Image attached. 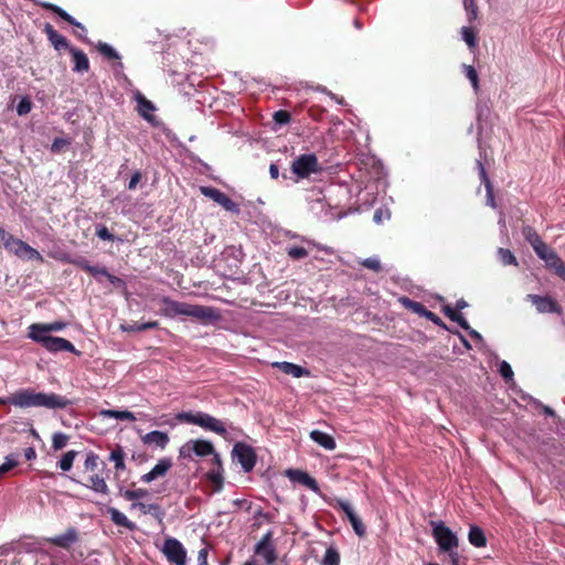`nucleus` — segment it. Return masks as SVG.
<instances>
[{
    "label": "nucleus",
    "mask_w": 565,
    "mask_h": 565,
    "mask_svg": "<svg viewBox=\"0 0 565 565\" xmlns=\"http://www.w3.org/2000/svg\"><path fill=\"white\" fill-rule=\"evenodd\" d=\"M11 404L17 407H46V408H65L70 402L54 393H35L30 390H22L15 392L11 396Z\"/></svg>",
    "instance_id": "1"
},
{
    "label": "nucleus",
    "mask_w": 565,
    "mask_h": 565,
    "mask_svg": "<svg viewBox=\"0 0 565 565\" xmlns=\"http://www.w3.org/2000/svg\"><path fill=\"white\" fill-rule=\"evenodd\" d=\"M162 302V311L167 317L188 316L199 320H215L220 317L218 312L211 307L178 302L169 298H163Z\"/></svg>",
    "instance_id": "2"
},
{
    "label": "nucleus",
    "mask_w": 565,
    "mask_h": 565,
    "mask_svg": "<svg viewBox=\"0 0 565 565\" xmlns=\"http://www.w3.org/2000/svg\"><path fill=\"white\" fill-rule=\"evenodd\" d=\"M0 241L3 247L11 254L15 255L23 260H38L43 262L42 255L25 242L15 238L8 233L3 227H0Z\"/></svg>",
    "instance_id": "3"
},
{
    "label": "nucleus",
    "mask_w": 565,
    "mask_h": 565,
    "mask_svg": "<svg viewBox=\"0 0 565 565\" xmlns=\"http://www.w3.org/2000/svg\"><path fill=\"white\" fill-rule=\"evenodd\" d=\"M0 241L3 247L11 254L15 255L23 260H38L43 262L42 255L25 242L15 238L8 233L3 227H0Z\"/></svg>",
    "instance_id": "4"
},
{
    "label": "nucleus",
    "mask_w": 565,
    "mask_h": 565,
    "mask_svg": "<svg viewBox=\"0 0 565 565\" xmlns=\"http://www.w3.org/2000/svg\"><path fill=\"white\" fill-rule=\"evenodd\" d=\"M179 419L198 425L206 430L214 431L223 437L226 436V428L222 420L205 413H182Z\"/></svg>",
    "instance_id": "5"
},
{
    "label": "nucleus",
    "mask_w": 565,
    "mask_h": 565,
    "mask_svg": "<svg viewBox=\"0 0 565 565\" xmlns=\"http://www.w3.org/2000/svg\"><path fill=\"white\" fill-rule=\"evenodd\" d=\"M433 535L440 550L451 552L458 546L457 535L444 523L431 522Z\"/></svg>",
    "instance_id": "6"
},
{
    "label": "nucleus",
    "mask_w": 565,
    "mask_h": 565,
    "mask_svg": "<svg viewBox=\"0 0 565 565\" xmlns=\"http://www.w3.org/2000/svg\"><path fill=\"white\" fill-rule=\"evenodd\" d=\"M291 171L299 179L308 178L312 173L320 171L318 158L313 153L299 156L291 164Z\"/></svg>",
    "instance_id": "7"
},
{
    "label": "nucleus",
    "mask_w": 565,
    "mask_h": 565,
    "mask_svg": "<svg viewBox=\"0 0 565 565\" xmlns=\"http://www.w3.org/2000/svg\"><path fill=\"white\" fill-rule=\"evenodd\" d=\"M33 341L41 343L50 352L67 351L74 354H79V351L66 339L52 335H28Z\"/></svg>",
    "instance_id": "8"
},
{
    "label": "nucleus",
    "mask_w": 565,
    "mask_h": 565,
    "mask_svg": "<svg viewBox=\"0 0 565 565\" xmlns=\"http://www.w3.org/2000/svg\"><path fill=\"white\" fill-rule=\"evenodd\" d=\"M232 455L233 459L237 460L245 472L253 470L256 462V456L252 447L244 443H237L233 447Z\"/></svg>",
    "instance_id": "9"
},
{
    "label": "nucleus",
    "mask_w": 565,
    "mask_h": 565,
    "mask_svg": "<svg viewBox=\"0 0 565 565\" xmlns=\"http://www.w3.org/2000/svg\"><path fill=\"white\" fill-rule=\"evenodd\" d=\"M534 250L537 256L545 262L546 266L553 268L561 277L565 278V266L553 249L543 243Z\"/></svg>",
    "instance_id": "10"
},
{
    "label": "nucleus",
    "mask_w": 565,
    "mask_h": 565,
    "mask_svg": "<svg viewBox=\"0 0 565 565\" xmlns=\"http://www.w3.org/2000/svg\"><path fill=\"white\" fill-rule=\"evenodd\" d=\"M163 553L169 562L175 565H184L186 562V552L182 544L175 539H168L163 544Z\"/></svg>",
    "instance_id": "11"
},
{
    "label": "nucleus",
    "mask_w": 565,
    "mask_h": 565,
    "mask_svg": "<svg viewBox=\"0 0 565 565\" xmlns=\"http://www.w3.org/2000/svg\"><path fill=\"white\" fill-rule=\"evenodd\" d=\"M255 554L258 561H263L268 565L275 563L277 559L275 547L271 543V533L267 532L263 539L257 543Z\"/></svg>",
    "instance_id": "12"
},
{
    "label": "nucleus",
    "mask_w": 565,
    "mask_h": 565,
    "mask_svg": "<svg viewBox=\"0 0 565 565\" xmlns=\"http://www.w3.org/2000/svg\"><path fill=\"white\" fill-rule=\"evenodd\" d=\"M201 193L206 198L213 200L226 211L238 213L239 209L225 193L215 188L201 186Z\"/></svg>",
    "instance_id": "13"
},
{
    "label": "nucleus",
    "mask_w": 565,
    "mask_h": 565,
    "mask_svg": "<svg viewBox=\"0 0 565 565\" xmlns=\"http://www.w3.org/2000/svg\"><path fill=\"white\" fill-rule=\"evenodd\" d=\"M337 504L345 513V515H347L349 522L351 523L355 534L358 536H360V537H363L365 535V532H366L365 531V526H364L363 522L361 521V519L355 513V511L352 508V505L348 501H344V500H338Z\"/></svg>",
    "instance_id": "14"
},
{
    "label": "nucleus",
    "mask_w": 565,
    "mask_h": 565,
    "mask_svg": "<svg viewBox=\"0 0 565 565\" xmlns=\"http://www.w3.org/2000/svg\"><path fill=\"white\" fill-rule=\"evenodd\" d=\"M286 476L290 481L300 483L316 493L319 492V486L317 481L306 471L299 469H289L286 471Z\"/></svg>",
    "instance_id": "15"
},
{
    "label": "nucleus",
    "mask_w": 565,
    "mask_h": 565,
    "mask_svg": "<svg viewBox=\"0 0 565 565\" xmlns=\"http://www.w3.org/2000/svg\"><path fill=\"white\" fill-rule=\"evenodd\" d=\"M171 467V459L162 458L154 465V467L149 472L141 476V481H143L145 483H150L159 478H162L168 473Z\"/></svg>",
    "instance_id": "16"
},
{
    "label": "nucleus",
    "mask_w": 565,
    "mask_h": 565,
    "mask_svg": "<svg viewBox=\"0 0 565 565\" xmlns=\"http://www.w3.org/2000/svg\"><path fill=\"white\" fill-rule=\"evenodd\" d=\"M527 299L535 306L536 310L540 313L547 312H561V308L556 301H554L551 297H542L537 295H527Z\"/></svg>",
    "instance_id": "17"
},
{
    "label": "nucleus",
    "mask_w": 565,
    "mask_h": 565,
    "mask_svg": "<svg viewBox=\"0 0 565 565\" xmlns=\"http://www.w3.org/2000/svg\"><path fill=\"white\" fill-rule=\"evenodd\" d=\"M67 323L64 321H54L51 323H33L29 327L28 335H50L51 332H58L64 330Z\"/></svg>",
    "instance_id": "18"
},
{
    "label": "nucleus",
    "mask_w": 565,
    "mask_h": 565,
    "mask_svg": "<svg viewBox=\"0 0 565 565\" xmlns=\"http://www.w3.org/2000/svg\"><path fill=\"white\" fill-rule=\"evenodd\" d=\"M78 540L77 531L74 527L67 529L64 533L45 539L50 544L56 545L62 548H68L75 544Z\"/></svg>",
    "instance_id": "19"
},
{
    "label": "nucleus",
    "mask_w": 565,
    "mask_h": 565,
    "mask_svg": "<svg viewBox=\"0 0 565 565\" xmlns=\"http://www.w3.org/2000/svg\"><path fill=\"white\" fill-rule=\"evenodd\" d=\"M273 366L296 379L310 375L309 370L290 362H274Z\"/></svg>",
    "instance_id": "20"
},
{
    "label": "nucleus",
    "mask_w": 565,
    "mask_h": 565,
    "mask_svg": "<svg viewBox=\"0 0 565 565\" xmlns=\"http://www.w3.org/2000/svg\"><path fill=\"white\" fill-rule=\"evenodd\" d=\"M143 444L163 449L169 443V436L164 431L153 430L141 437Z\"/></svg>",
    "instance_id": "21"
},
{
    "label": "nucleus",
    "mask_w": 565,
    "mask_h": 565,
    "mask_svg": "<svg viewBox=\"0 0 565 565\" xmlns=\"http://www.w3.org/2000/svg\"><path fill=\"white\" fill-rule=\"evenodd\" d=\"M70 53L72 54L74 67L73 71L77 73H85L89 70V62L87 55L75 47L70 49Z\"/></svg>",
    "instance_id": "22"
},
{
    "label": "nucleus",
    "mask_w": 565,
    "mask_h": 565,
    "mask_svg": "<svg viewBox=\"0 0 565 565\" xmlns=\"http://www.w3.org/2000/svg\"><path fill=\"white\" fill-rule=\"evenodd\" d=\"M310 438L326 450H334L337 447L334 438L321 430L310 431Z\"/></svg>",
    "instance_id": "23"
},
{
    "label": "nucleus",
    "mask_w": 565,
    "mask_h": 565,
    "mask_svg": "<svg viewBox=\"0 0 565 565\" xmlns=\"http://www.w3.org/2000/svg\"><path fill=\"white\" fill-rule=\"evenodd\" d=\"M189 447L196 456L204 457L214 454V446L207 440L196 439L190 441Z\"/></svg>",
    "instance_id": "24"
},
{
    "label": "nucleus",
    "mask_w": 565,
    "mask_h": 565,
    "mask_svg": "<svg viewBox=\"0 0 565 565\" xmlns=\"http://www.w3.org/2000/svg\"><path fill=\"white\" fill-rule=\"evenodd\" d=\"M44 32L55 50L60 51L68 47L66 39L57 31H55L51 24H46L44 26Z\"/></svg>",
    "instance_id": "25"
},
{
    "label": "nucleus",
    "mask_w": 565,
    "mask_h": 565,
    "mask_svg": "<svg viewBox=\"0 0 565 565\" xmlns=\"http://www.w3.org/2000/svg\"><path fill=\"white\" fill-rule=\"evenodd\" d=\"M136 102L138 104V113L147 120H151V114L154 111L153 104L146 99V97L141 93H136L135 95Z\"/></svg>",
    "instance_id": "26"
},
{
    "label": "nucleus",
    "mask_w": 565,
    "mask_h": 565,
    "mask_svg": "<svg viewBox=\"0 0 565 565\" xmlns=\"http://www.w3.org/2000/svg\"><path fill=\"white\" fill-rule=\"evenodd\" d=\"M87 487L100 494H108L109 492V488L106 483L104 476L98 473L89 476Z\"/></svg>",
    "instance_id": "27"
},
{
    "label": "nucleus",
    "mask_w": 565,
    "mask_h": 565,
    "mask_svg": "<svg viewBox=\"0 0 565 565\" xmlns=\"http://www.w3.org/2000/svg\"><path fill=\"white\" fill-rule=\"evenodd\" d=\"M42 8L44 9H49L53 12H55L56 14H58L63 20L67 21L68 23L79 28L81 30L85 31V28L82 23L77 22L73 17H71L65 10H63L62 8L53 4V3H50V2H41L40 3Z\"/></svg>",
    "instance_id": "28"
},
{
    "label": "nucleus",
    "mask_w": 565,
    "mask_h": 565,
    "mask_svg": "<svg viewBox=\"0 0 565 565\" xmlns=\"http://www.w3.org/2000/svg\"><path fill=\"white\" fill-rule=\"evenodd\" d=\"M468 540L476 547H482L487 543V537L483 530L477 525L470 526Z\"/></svg>",
    "instance_id": "29"
},
{
    "label": "nucleus",
    "mask_w": 565,
    "mask_h": 565,
    "mask_svg": "<svg viewBox=\"0 0 565 565\" xmlns=\"http://www.w3.org/2000/svg\"><path fill=\"white\" fill-rule=\"evenodd\" d=\"M99 415L104 418L111 417V418H116L119 420H129V422L136 420L135 414L129 411L102 409L99 412Z\"/></svg>",
    "instance_id": "30"
},
{
    "label": "nucleus",
    "mask_w": 565,
    "mask_h": 565,
    "mask_svg": "<svg viewBox=\"0 0 565 565\" xmlns=\"http://www.w3.org/2000/svg\"><path fill=\"white\" fill-rule=\"evenodd\" d=\"M108 513L110 515L111 521L116 525L124 526L129 530H132L135 527V524L131 521H129L128 518L119 510L115 508H109Z\"/></svg>",
    "instance_id": "31"
},
{
    "label": "nucleus",
    "mask_w": 565,
    "mask_h": 565,
    "mask_svg": "<svg viewBox=\"0 0 565 565\" xmlns=\"http://www.w3.org/2000/svg\"><path fill=\"white\" fill-rule=\"evenodd\" d=\"M71 263L78 266L79 268H82L83 270L89 273L90 275H93L95 277L107 275V270L105 268L92 266L85 259H75V260H71Z\"/></svg>",
    "instance_id": "32"
},
{
    "label": "nucleus",
    "mask_w": 565,
    "mask_h": 565,
    "mask_svg": "<svg viewBox=\"0 0 565 565\" xmlns=\"http://www.w3.org/2000/svg\"><path fill=\"white\" fill-rule=\"evenodd\" d=\"M109 460L114 462L116 471H124L126 469L125 452L121 447L117 446L111 450Z\"/></svg>",
    "instance_id": "33"
},
{
    "label": "nucleus",
    "mask_w": 565,
    "mask_h": 565,
    "mask_svg": "<svg viewBox=\"0 0 565 565\" xmlns=\"http://www.w3.org/2000/svg\"><path fill=\"white\" fill-rule=\"evenodd\" d=\"M444 311H445V315L449 319H451L452 321H456L461 328H463L466 330L470 329L467 320L462 317L461 313H458L455 309L449 308V307H445Z\"/></svg>",
    "instance_id": "34"
},
{
    "label": "nucleus",
    "mask_w": 565,
    "mask_h": 565,
    "mask_svg": "<svg viewBox=\"0 0 565 565\" xmlns=\"http://www.w3.org/2000/svg\"><path fill=\"white\" fill-rule=\"evenodd\" d=\"M76 456H77V452L75 450H70V451L65 452L62 456L61 460L58 461V467L63 471L71 470Z\"/></svg>",
    "instance_id": "35"
},
{
    "label": "nucleus",
    "mask_w": 565,
    "mask_h": 565,
    "mask_svg": "<svg viewBox=\"0 0 565 565\" xmlns=\"http://www.w3.org/2000/svg\"><path fill=\"white\" fill-rule=\"evenodd\" d=\"M207 478L215 486L216 490H220L223 484V468H212L207 473Z\"/></svg>",
    "instance_id": "36"
},
{
    "label": "nucleus",
    "mask_w": 565,
    "mask_h": 565,
    "mask_svg": "<svg viewBox=\"0 0 565 565\" xmlns=\"http://www.w3.org/2000/svg\"><path fill=\"white\" fill-rule=\"evenodd\" d=\"M99 463V457L95 452L90 451L86 455L85 461H84V470L86 472H94Z\"/></svg>",
    "instance_id": "37"
},
{
    "label": "nucleus",
    "mask_w": 565,
    "mask_h": 565,
    "mask_svg": "<svg viewBox=\"0 0 565 565\" xmlns=\"http://www.w3.org/2000/svg\"><path fill=\"white\" fill-rule=\"evenodd\" d=\"M523 234L529 243L532 245L533 249L541 246L544 242L537 235V233L532 227H525L523 230Z\"/></svg>",
    "instance_id": "38"
},
{
    "label": "nucleus",
    "mask_w": 565,
    "mask_h": 565,
    "mask_svg": "<svg viewBox=\"0 0 565 565\" xmlns=\"http://www.w3.org/2000/svg\"><path fill=\"white\" fill-rule=\"evenodd\" d=\"M158 327L157 321H150L142 324H134V326H121V330L126 332H136V331H143L147 329H153Z\"/></svg>",
    "instance_id": "39"
},
{
    "label": "nucleus",
    "mask_w": 565,
    "mask_h": 565,
    "mask_svg": "<svg viewBox=\"0 0 565 565\" xmlns=\"http://www.w3.org/2000/svg\"><path fill=\"white\" fill-rule=\"evenodd\" d=\"M461 36L462 40L467 43L469 47H475L477 44L476 33L471 28L462 26L461 28Z\"/></svg>",
    "instance_id": "40"
},
{
    "label": "nucleus",
    "mask_w": 565,
    "mask_h": 565,
    "mask_svg": "<svg viewBox=\"0 0 565 565\" xmlns=\"http://www.w3.org/2000/svg\"><path fill=\"white\" fill-rule=\"evenodd\" d=\"M122 495H124V498L126 500L135 501V500H138V499H141V498L148 497L149 492L146 489L139 488V489H136V490H126L122 493Z\"/></svg>",
    "instance_id": "41"
},
{
    "label": "nucleus",
    "mask_w": 565,
    "mask_h": 565,
    "mask_svg": "<svg viewBox=\"0 0 565 565\" xmlns=\"http://www.w3.org/2000/svg\"><path fill=\"white\" fill-rule=\"evenodd\" d=\"M498 254L503 265H518L516 258L511 250L499 248Z\"/></svg>",
    "instance_id": "42"
},
{
    "label": "nucleus",
    "mask_w": 565,
    "mask_h": 565,
    "mask_svg": "<svg viewBox=\"0 0 565 565\" xmlns=\"http://www.w3.org/2000/svg\"><path fill=\"white\" fill-rule=\"evenodd\" d=\"M68 436L63 433H55L52 437V447L55 450H60L66 446Z\"/></svg>",
    "instance_id": "43"
},
{
    "label": "nucleus",
    "mask_w": 565,
    "mask_h": 565,
    "mask_svg": "<svg viewBox=\"0 0 565 565\" xmlns=\"http://www.w3.org/2000/svg\"><path fill=\"white\" fill-rule=\"evenodd\" d=\"M339 561L338 552L332 547L327 548L322 565H338Z\"/></svg>",
    "instance_id": "44"
},
{
    "label": "nucleus",
    "mask_w": 565,
    "mask_h": 565,
    "mask_svg": "<svg viewBox=\"0 0 565 565\" xmlns=\"http://www.w3.org/2000/svg\"><path fill=\"white\" fill-rule=\"evenodd\" d=\"M18 465L17 456L9 455L6 457L4 462L0 465V477L10 471Z\"/></svg>",
    "instance_id": "45"
},
{
    "label": "nucleus",
    "mask_w": 565,
    "mask_h": 565,
    "mask_svg": "<svg viewBox=\"0 0 565 565\" xmlns=\"http://www.w3.org/2000/svg\"><path fill=\"white\" fill-rule=\"evenodd\" d=\"M32 109V103L29 97H22L17 105V113L19 116L28 115Z\"/></svg>",
    "instance_id": "46"
},
{
    "label": "nucleus",
    "mask_w": 565,
    "mask_h": 565,
    "mask_svg": "<svg viewBox=\"0 0 565 565\" xmlns=\"http://www.w3.org/2000/svg\"><path fill=\"white\" fill-rule=\"evenodd\" d=\"M98 51L107 56L108 58H114V60H117L119 58V54L115 51L114 47H111L109 44L107 43H99L98 44Z\"/></svg>",
    "instance_id": "47"
},
{
    "label": "nucleus",
    "mask_w": 565,
    "mask_h": 565,
    "mask_svg": "<svg viewBox=\"0 0 565 565\" xmlns=\"http://www.w3.org/2000/svg\"><path fill=\"white\" fill-rule=\"evenodd\" d=\"M465 73H466V76L468 77V79L471 82L473 88L478 89V87H479V77H478V73L475 70V67L471 66V65H466L465 66Z\"/></svg>",
    "instance_id": "48"
},
{
    "label": "nucleus",
    "mask_w": 565,
    "mask_h": 565,
    "mask_svg": "<svg viewBox=\"0 0 565 565\" xmlns=\"http://www.w3.org/2000/svg\"><path fill=\"white\" fill-rule=\"evenodd\" d=\"M361 264L364 267L372 269L374 271H379L381 269V263L377 257L366 258V259L362 260Z\"/></svg>",
    "instance_id": "49"
},
{
    "label": "nucleus",
    "mask_w": 565,
    "mask_h": 565,
    "mask_svg": "<svg viewBox=\"0 0 565 565\" xmlns=\"http://www.w3.org/2000/svg\"><path fill=\"white\" fill-rule=\"evenodd\" d=\"M499 371L505 380L510 381L513 377V371L510 366V364L505 361H502L499 365Z\"/></svg>",
    "instance_id": "50"
},
{
    "label": "nucleus",
    "mask_w": 565,
    "mask_h": 565,
    "mask_svg": "<svg viewBox=\"0 0 565 565\" xmlns=\"http://www.w3.org/2000/svg\"><path fill=\"white\" fill-rule=\"evenodd\" d=\"M288 255L294 259H300L308 255V252L303 247H291L288 250Z\"/></svg>",
    "instance_id": "51"
},
{
    "label": "nucleus",
    "mask_w": 565,
    "mask_h": 565,
    "mask_svg": "<svg viewBox=\"0 0 565 565\" xmlns=\"http://www.w3.org/2000/svg\"><path fill=\"white\" fill-rule=\"evenodd\" d=\"M96 235L103 241H113L114 236L106 226H99L96 231Z\"/></svg>",
    "instance_id": "52"
},
{
    "label": "nucleus",
    "mask_w": 565,
    "mask_h": 565,
    "mask_svg": "<svg viewBox=\"0 0 565 565\" xmlns=\"http://www.w3.org/2000/svg\"><path fill=\"white\" fill-rule=\"evenodd\" d=\"M481 175L482 178L487 181V189H488V203L489 205H491L492 207H495V203H494V198L491 193V184L489 183V181L487 180V175H486V170L484 168L481 166Z\"/></svg>",
    "instance_id": "53"
},
{
    "label": "nucleus",
    "mask_w": 565,
    "mask_h": 565,
    "mask_svg": "<svg viewBox=\"0 0 565 565\" xmlns=\"http://www.w3.org/2000/svg\"><path fill=\"white\" fill-rule=\"evenodd\" d=\"M274 119L278 124H287L290 120V116L285 110H279L274 114Z\"/></svg>",
    "instance_id": "54"
},
{
    "label": "nucleus",
    "mask_w": 565,
    "mask_h": 565,
    "mask_svg": "<svg viewBox=\"0 0 565 565\" xmlns=\"http://www.w3.org/2000/svg\"><path fill=\"white\" fill-rule=\"evenodd\" d=\"M207 553H209V548L206 546H204L198 551V555H196L198 565H206L207 564Z\"/></svg>",
    "instance_id": "55"
},
{
    "label": "nucleus",
    "mask_w": 565,
    "mask_h": 565,
    "mask_svg": "<svg viewBox=\"0 0 565 565\" xmlns=\"http://www.w3.org/2000/svg\"><path fill=\"white\" fill-rule=\"evenodd\" d=\"M131 508L132 509H138L142 513H148L151 510H157L158 507L154 505V504H145V503H141V502H137V503H132Z\"/></svg>",
    "instance_id": "56"
},
{
    "label": "nucleus",
    "mask_w": 565,
    "mask_h": 565,
    "mask_svg": "<svg viewBox=\"0 0 565 565\" xmlns=\"http://www.w3.org/2000/svg\"><path fill=\"white\" fill-rule=\"evenodd\" d=\"M140 179H141V173L139 171L135 172L129 181L128 188L130 190H134L137 186V184L139 183Z\"/></svg>",
    "instance_id": "57"
},
{
    "label": "nucleus",
    "mask_w": 565,
    "mask_h": 565,
    "mask_svg": "<svg viewBox=\"0 0 565 565\" xmlns=\"http://www.w3.org/2000/svg\"><path fill=\"white\" fill-rule=\"evenodd\" d=\"M408 306L411 309H413V311H415L417 313L424 315V312H425L423 305H420L419 302L408 301Z\"/></svg>",
    "instance_id": "58"
},
{
    "label": "nucleus",
    "mask_w": 565,
    "mask_h": 565,
    "mask_svg": "<svg viewBox=\"0 0 565 565\" xmlns=\"http://www.w3.org/2000/svg\"><path fill=\"white\" fill-rule=\"evenodd\" d=\"M104 277H106L115 286H122L124 285V281L120 278L109 274L108 271H107V275H105Z\"/></svg>",
    "instance_id": "59"
},
{
    "label": "nucleus",
    "mask_w": 565,
    "mask_h": 565,
    "mask_svg": "<svg viewBox=\"0 0 565 565\" xmlns=\"http://www.w3.org/2000/svg\"><path fill=\"white\" fill-rule=\"evenodd\" d=\"M212 456H213L212 463L214 466L213 468H223L220 455L214 451V454H212Z\"/></svg>",
    "instance_id": "60"
},
{
    "label": "nucleus",
    "mask_w": 565,
    "mask_h": 565,
    "mask_svg": "<svg viewBox=\"0 0 565 565\" xmlns=\"http://www.w3.org/2000/svg\"><path fill=\"white\" fill-rule=\"evenodd\" d=\"M36 456L34 448L30 447L24 450V457L26 460H32Z\"/></svg>",
    "instance_id": "61"
},
{
    "label": "nucleus",
    "mask_w": 565,
    "mask_h": 565,
    "mask_svg": "<svg viewBox=\"0 0 565 565\" xmlns=\"http://www.w3.org/2000/svg\"><path fill=\"white\" fill-rule=\"evenodd\" d=\"M269 173H270V177L273 179H277L278 175H279V170H278V167L276 164H270L269 167Z\"/></svg>",
    "instance_id": "62"
},
{
    "label": "nucleus",
    "mask_w": 565,
    "mask_h": 565,
    "mask_svg": "<svg viewBox=\"0 0 565 565\" xmlns=\"http://www.w3.org/2000/svg\"><path fill=\"white\" fill-rule=\"evenodd\" d=\"M383 215H384L383 210L380 209V210L375 211V213H374V222L380 224L382 222V220H383Z\"/></svg>",
    "instance_id": "63"
},
{
    "label": "nucleus",
    "mask_w": 565,
    "mask_h": 565,
    "mask_svg": "<svg viewBox=\"0 0 565 565\" xmlns=\"http://www.w3.org/2000/svg\"><path fill=\"white\" fill-rule=\"evenodd\" d=\"M65 141L62 140V139H56L54 140L53 145H52V149L53 150H58L61 148L62 145H64Z\"/></svg>",
    "instance_id": "64"
}]
</instances>
